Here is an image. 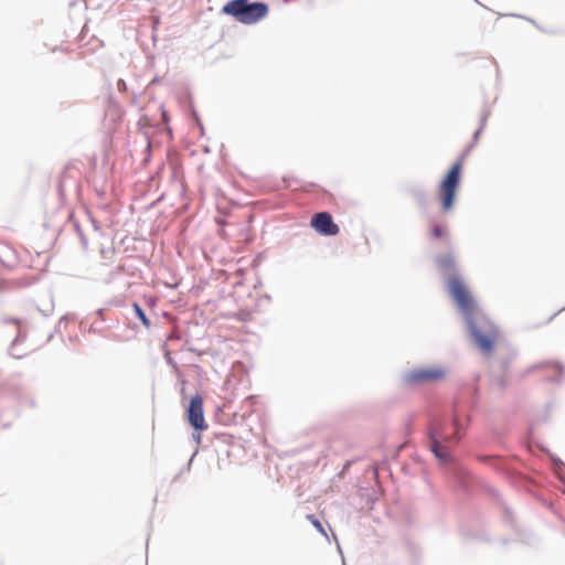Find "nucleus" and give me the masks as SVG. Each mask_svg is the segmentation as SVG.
<instances>
[{"label":"nucleus","instance_id":"9","mask_svg":"<svg viewBox=\"0 0 565 565\" xmlns=\"http://www.w3.org/2000/svg\"><path fill=\"white\" fill-rule=\"evenodd\" d=\"M429 234L433 239L446 238L448 237L447 225L438 222H431Z\"/></svg>","mask_w":565,"mask_h":565},{"label":"nucleus","instance_id":"5","mask_svg":"<svg viewBox=\"0 0 565 565\" xmlns=\"http://www.w3.org/2000/svg\"><path fill=\"white\" fill-rule=\"evenodd\" d=\"M446 372L440 367H422L411 371L406 381L411 384H420L441 380Z\"/></svg>","mask_w":565,"mask_h":565},{"label":"nucleus","instance_id":"2","mask_svg":"<svg viewBox=\"0 0 565 565\" xmlns=\"http://www.w3.org/2000/svg\"><path fill=\"white\" fill-rule=\"evenodd\" d=\"M463 161V158H459L450 167L446 175L438 184V199L440 201L441 211L445 213L454 209L456 195L460 186Z\"/></svg>","mask_w":565,"mask_h":565},{"label":"nucleus","instance_id":"12","mask_svg":"<svg viewBox=\"0 0 565 565\" xmlns=\"http://www.w3.org/2000/svg\"><path fill=\"white\" fill-rule=\"evenodd\" d=\"M307 519L312 523V525L321 533H324L323 526L321 522L313 515L309 514L307 515Z\"/></svg>","mask_w":565,"mask_h":565},{"label":"nucleus","instance_id":"3","mask_svg":"<svg viewBox=\"0 0 565 565\" xmlns=\"http://www.w3.org/2000/svg\"><path fill=\"white\" fill-rule=\"evenodd\" d=\"M222 11L234 17L241 23L253 24L267 15L268 6L263 2L249 3L247 0H232L223 7Z\"/></svg>","mask_w":565,"mask_h":565},{"label":"nucleus","instance_id":"10","mask_svg":"<svg viewBox=\"0 0 565 565\" xmlns=\"http://www.w3.org/2000/svg\"><path fill=\"white\" fill-rule=\"evenodd\" d=\"M437 263L439 267L445 270H452L456 266V262L452 255H441L438 257Z\"/></svg>","mask_w":565,"mask_h":565},{"label":"nucleus","instance_id":"13","mask_svg":"<svg viewBox=\"0 0 565 565\" xmlns=\"http://www.w3.org/2000/svg\"><path fill=\"white\" fill-rule=\"evenodd\" d=\"M6 322L13 323L15 326H20V323H21L19 319H14V318L6 319Z\"/></svg>","mask_w":565,"mask_h":565},{"label":"nucleus","instance_id":"14","mask_svg":"<svg viewBox=\"0 0 565 565\" xmlns=\"http://www.w3.org/2000/svg\"><path fill=\"white\" fill-rule=\"evenodd\" d=\"M457 435H458V431H455V438L459 439V437Z\"/></svg>","mask_w":565,"mask_h":565},{"label":"nucleus","instance_id":"6","mask_svg":"<svg viewBox=\"0 0 565 565\" xmlns=\"http://www.w3.org/2000/svg\"><path fill=\"white\" fill-rule=\"evenodd\" d=\"M188 420L198 430H205L207 428L203 413V399L200 395L193 396L190 401Z\"/></svg>","mask_w":565,"mask_h":565},{"label":"nucleus","instance_id":"8","mask_svg":"<svg viewBox=\"0 0 565 565\" xmlns=\"http://www.w3.org/2000/svg\"><path fill=\"white\" fill-rule=\"evenodd\" d=\"M0 262L7 267H12L17 264L15 252L6 244H0Z\"/></svg>","mask_w":565,"mask_h":565},{"label":"nucleus","instance_id":"7","mask_svg":"<svg viewBox=\"0 0 565 565\" xmlns=\"http://www.w3.org/2000/svg\"><path fill=\"white\" fill-rule=\"evenodd\" d=\"M430 448L437 458L445 460L448 457V449L443 445L446 438L441 435L439 426L433 424L429 429Z\"/></svg>","mask_w":565,"mask_h":565},{"label":"nucleus","instance_id":"4","mask_svg":"<svg viewBox=\"0 0 565 565\" xmlns=\"http://www.w3.org/2000/svg\"><path fill=\"white\" fill-rule=\"evenodd\" d=\"M310 225L321 235L334 236L340 232L339 226L333 222L329 212L316 213L310 221Z\"/></svg>","mask_w":565,"mask_h":565},{"label":"nucleus","instance_id":"11","mask_svg":"<svg viewBox=\"0 0 565 565\" xmlns=\"http://www.w3.org/2000/svg\"><path fill=\"white\" fill-rule=\"evenodd\" d=\"M132 307H134V310H135L137 317L141 320L142 324L146 328H149L150 327V321L147 318L145 311L141 309V307L138 303H134Z\"/></svg>","mask_w":565,"mask_h":565},{"label":"nucleus","instance_id":"1","mask_svg":"<svg viewBox=\"0 0 565 565\" xmlns=\"http://www.w3.org/2000/svg\"><path fill=\"white\" fill-rule=\"evenodd\" d=\"M448 290L454 301L463 313L478 348L483 353L490 354L499 337L497 327L481 312L470 290L458 276L448 278Z\"/></svg>","mask_w":565,"mask_h":565}]
</instances>
